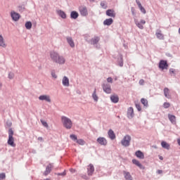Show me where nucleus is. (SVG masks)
Wrapping results in <instances>:
<instances>
[{"label":"nucleus","mask_w":180,"mask_h":180,"mask_svg":"<svg viewBox=\"0 0 180 180\" xmlns=\"http://www.w3.org/2000/svg\"><path fill=\"white\" fill-rule=\"evenodd\" d=\"M50 57L53 63H56V64H60V65L65 64V58L60 56V54L56 51H51L50 53Z\"/></svg>","instance_id":"1"},{"label":"nucleus","mask_w":180,"mask_h":180,"mask_svg":"<svg viewBox=\"0 0 180 180\" xmlns=\"http://www.w3.org/2000/svg\"><path fill=\"white\" fill-rule=\"evenodd\" d=\"M61 122H62V123L63 124V127H65V129L70 130V129L72 128V121L71 120V119L68 118V117L62 116Z\"/></svg>","instance_id":"2"},{"label":"nucleus","mask_w":180,"mask_h":180,"mask_svg":"<svg viewBox=\"0 0 180 180\" xmlns=\"http://www.w3.org/2000/svg\"><path fill=\"white\" fill-rule=\"evenodd\" d=\"M7 143L8 146H11V147H16L15 139H13V129H12V128L8 129V139Z\"/></svg>","instance_id":"3"},{"label":"nucleus","mask_w":180,"mask_h":180,"mask_svg":"<svg viewBox=\"0 0 180 180\" xmlns=\"http://www.w3.org/2000/svg\"><path fill=\"white\" fill-rule=\"evenodd\" d=\"M130 141H131V136L129 135H126L121 141V144L124 147H129V146H130Z\"/></svg>","instance_id":"4"},{"label":"nucleus","mask_w":180,"mask_h":180,"mask_svg":"<svg viewBox=\"0 0 180 180\" xmlns=\"http://www.w3.org/2000/svg\"><path fill=\"white\" fill-rule=\"evenodd\" d=\"M103 92L105 94H112V87L109 83H104L102 84Z\"/></svg>","instance_id":"5"},{"label":"nucleus","mask_w":180,"mask_h":180,"mask_svg":"<svg viewBox=\"0 0 180 180\" xmlns=\"http://www.w3.org/2000/svg\"><path fill=\"white\" fill-rule=\"evenodd\" d=\"M158 68L160 70H168V62L165 60H160Z\"/></svg>","instance_id":"6"},{"label":"nucleus","mask_w":180,"mask_h":180,"mask_svg":"<svg viewBox=\"0 0 180 180\" xmlns=\"http://www.w3.org/2000/svg\"><path fill=\"white\" fill-rule=\"evenodd\" d=\"M79 11L81 16H88V8L85 6L79 7Z\"/></svg>","instance_id":"7"},{"label":"nucleus","mask_w":180,"mask_h":180,"mask_svg":"<svg viewBox=\"0 0 180 180\" xmlns=\"http://www.w3.org/2000/svg\"><path fill=\"white\" fill-rule=\"evenodd\" d=\"M11 19H13L14 22H18V20L20 19V14L15 12L14 11H12L11 12Z\"/></svg>","instance_id":"8"},{"label":"nucleus","mask_w":180,"mask_h":180,"mask_svg":"<svg viewBox=\"0 0 180 180\" xmlns=\"http://www.w3.org/2000/svg\"><path fill=\"white\" fill-rule=\"evenodd\" d=\"M97 143L100 144V146H107L108 145V140L105 137H98L96 139Z\"/></svg>","instance_id":"9"},{"label":"nucleus","mask_w":180,"mask_h":180,"mask_svg":"<svg viewBox=\"0 0 180 180\" xmlns=\"http://www.w3.org/2000/svg\"><path fill=\"white\" fill-rule=\"evenodd\" d=\"M94 172H95V167H94V165L90 164L87 167L88 176H92V175H94Z\"/></svg>","instance_id":"10"},{"label":"nucleus","mask_w":180,"mask_h":180,"mask_svg":"<svg viewBox=\"0 0 180 180\" xmlns=\"http://www.w3.org/2000/svg\"><path fill=\"white\" fill-rule=\"evenodd\" d=\"M53 167L54 165H53L52 163H49L46 167V170L44 172V175H45V176H47V175H49V174L51 172V169H53Z\"/></svg>","instance_id":"11"},{"label":"nucleus","mask_w":180,"mask_h":180,"mask_svg":"<svg viewBox=\"0 0 180 180\" xmlns=\"http://www.w3.org/2000/svg\"><path fill=\"white\" fill-rule=\"evenodd\" d=\"M39 101H45L46 102H48L49 103H51V98H50V96L49 95H41L39 96Z\"/></svg>","instance_id":"12"},{"label":"nucleus","mask_w":180,"mask_h":180,"mask_svg":"<svg viewBox=\"0 0 180 180\" xmlns=\"http://www.w3.org/2000/svg\"><path fill=\"white\" fill-rule=\"evenodd\" d=\"M127 117L128 119H133V117H134V110L133 107H129L127 109Z\"/></svg>","instance_id":"13"},{"label":"nucleus","mask_w":180,"mask_h":180,"mask_svg":"<svg viewBox=\"0 0 180 180\" xmlns=\"http://www.w3.org/2000/svg\"><path fill=\"white\" fill-rule=\"evenodd\" d=\"M105 15L110 18H116V13L113 9H108L105 12Z\"/></svg>","instance_id":"14"},{"label":"nucleus","mask_w":180,"mask_h":180,"mask_svg":"<svg viewBox=\"0 0 180 180\" xmlns=\"http://www.w3.org/2000/svg\"><path fill=\"white\" fill-rule=\"evenodd\" d=\"M100 40H101V38L99 37H94L90 40L89 43L92 46H96V44L99 43Z\"/></svg>","instance_id":"15"},{"label":"nucleus","mask_w":180,"mask_h":180,"mask_svg":"<svg viewBox=\"0 0 180 180\" xmlns=\"http://www.w3.org/2000/svg\"><path fill=\"white\" fill-rule=\"evenodd\" d=\"M136 4L138 5L139 8L140 9L141 12L142 13H143V15H146V13H147V11H146V8H144V7H143L140 1L136 0Z\"/></svg>","instance_id":"16"},{"label":"nucleus","mask_w":180,"mask_h":180,"mask_svg":"<svg viewBox=\"0 0 180 180\" xmlns=\"http://www.w3.org/2000/svg\"><path fill=\"white\" fill-rule=\"evenodd\" d=\"M155 36L159 40H164V34L161 32L160 30H156Z\"/></svg>","instance_id":"17"},{"label":"nucleus","mask_w":180,"mask_h":180,"mask_svg":"<svg viewBox=\"0 0 180 180\" xmlns=\"http://www.w3.org/2000/svg\"><path fill=\"white\" fill-rule=\"evenodd\" d=\"M63 86H70V79L66 76H64L62 79Z\"/></svg>","instance_id":"18"},{"label":"nucleus","mask_w":180,"mask_h":180,"mask_svg":"<svg viewBox=\"0 0 180 180\" xmlns=\"http://www.w3.org/2000/svg\"><path fill=\"white\" fill-rule=\"evenodd\" d=\"M66 39L68 44L70 46V47H72V49H74V47H75V43H74V40H72V37H68Z\"/></svg>","instance_id":"19"},{"label":"nucleus","mask_w":180,"mask_h":180,"mask_svg":"<svg viewBox=\"0 0 180 180\" xmlns=\"http://www.w3.org/2000/svg\"><path fill=\"white\" fill-rule=\"evenodd\" d=\"M168 119L172 124H175L176 123V117H175V115L168 114Z\"/></svg>","instance_id":"20"},{"label":"nucleus","mask_w":180,"mask_h":180,"mask_svg":"<svg viewBox=\"0 0 180 180\" xmlns=\"http://www.w3.org/2000/svg\"><path fill=\"white\" fill-rule=\"evenodd\" d=\"M135 155L137 157V158H139V160H144V153H143L141 150H137L135 153Z\"/></svg>","instance_id":"21"},{"label":"nucleus","mask_w":180,"mask_h":180,"mask_svg":"<svg viewBox=\"0 0 180 180\" xmlns=\"http://www.w3.org/2000/svg\"><path fill=\"white\" fill-rule=\"evenodd\" d=\"M108 134L110 140H115L116 139V135L115 134V132L113 131V130L109 129Z\"/></svg>","instance_id":"22"},{"label":"nucleus","mask_w":180,"mask_h":180,"mask_svg":"<svg viewBox=\"0 0 180 180\" xmlns=\"http://www.w3.org/2000/svg\"><path fill=\"white\" fill-rule=\"evenodd\" d=\"M113 23L112 18H107L103 21L104 26H110Z\"/></svg>","instance_id":"23"},{"label":"nucleus","mask_w":180,"mask_h":180,"mask_svg":"<svg viewBox=\"0 0 180 180\" xmlns=\"http://www.w3.org/2000/svg\"><path fill=\"white\" fill-rule=\"evenodd\" d=\"M123 174L126 180H133V177L131 176V174H130V172L123 171Z\"/></svg>","instance_id":"24"},{"label":"nucleus","mask_w":180,"mask_h":180,"mask_svg":"<svg viewBox=\"0 0 180 180\" xmlns=\"http://www.w3.org/2000/svg\"><path fill=\"white\" fill-rule=\"evenodd\" d=\"M110 101L112 103H117L119 102V96L117 95H112L110 96Z\"/></svg>","instance_id":"25"},{"label":"nucleus","mask_w":180,"mask_h":180,"mask_svg":"<svg viewBox=\"0 0 180 180\" xmlns=\"http://www.w3.org/2000/svg\"><path fill=\"white\" fill-rule=\"evenodd\" d=\"M163 92L165 98H167V99H171V95H169V89L165 87L163 90Z\"/></svg>","instance_id":"26"},{"label":"nucleus","mask_w":180,"mask_h":180,"mask_svg":"<svg viewBox=\"0 0 180 180\" xmlns=\"http://www.w3.org/2000/svg\"><path fill=\"white\" fill-rule=\"evenodd\" d=\"M78 16H79V14L75 11H73L70 13L71 19H78Z\"/></svg>","instance_id":"27"},{"label":"nucleus","mask_w":180,"mask_h":180,"mask_svg":"<svg viewBox=\"0 0 180 180\" xmlns=\"http://www.w3.org/2000/svg\"><path fill=\"white\" fill-rule=\"evenodd\" d=\"M161 146H162V148H165V150H169V148L171 147L169 143H167L165 141L161 142Z\"/></svg>","instance_id":"28"},{"label":"nucleus","mask_w":180,"mask_h":180,"mask_svg":"<svg viewBox=\"0 0 180 180\" xmlns=\"http://www.w3.org/2000/svg\"><path fill=\"white\" fill-rule=\"evenodd\" d=\"M132 162L133 164H134L135 165H136V167H139V168L143 169V165H141V163H140V162L136 159H133L132 160Z\"/></svg>","instance_id":"29"},{"label":"nucleus","mask_w":180,"mask_h":180,"mask_svg":"<svg viewBox=\"0 0 180 180\" xmlns=\"http://www.w3.org/2000/svg\"><path fill=\"white\" fill-rule=\"evenodd\" d=\"M58 14L59 15V16H60V18H62V19H67V14H65V12L59 10L58 11Z\"/></svg>","instance_id":"30"},{"label":"nucleus","mask_w":180,"mask_h":180,"mask_svg":"<svg viewBox=\"0 0 180 180\" xmlns=\"http://www.w3.org/2000/svg\"><path fill=\"white\" fill-rule=\"evenodd\" d=\"M0 47H3L4 49L6 47V44H5V41L4 40V37H2L1 34H0Z\"/></svg>","instance_id":"31"},{"label":"nucleus","mask_w":180,"mask_h":180,"mask_svg":"<svg viewBox=\"0 0 180 180\" xmlns=\"http://www.w3.org/2000/svg\"><path fill=\"white\" fill-rule=\"evenodd\" d=\"M92 98L95 102H98V100L99 99V97H98V95H96V89H94L93 94H92Z\"/></svg>","instance_id":"32"},{"label":"nucleus","mask_w":180,"mask_h":180,"mask_svg":"<svg viewBox=\"0 0 180 180\" xmlns=\"http://www.w3.org/2000/svg\"><path fill=\"white\" fill-rule=\"evenodd\" d=\"M141 102L142 105H143V106L145 108H148V101H147V99L141 98Z\"/></svg>","instance_id":"33"},{"label":"nucleus","mask_w":180,"mask_h":180,"mask_svg":"<svg viewBox=\"0 0 180 180\" xmlns=\"http://www.w3.org/2000/svg\"><path fill=\"white\" fill-rule=\"evenodd\" d=\"M135 25L139 27V29H141V30H143L144 29V26H143V24H141L139 21L135 20Z\"/></svg>","instance_id":"34"},{"label":"nucleus","mask_w":180,"mask_h":180,"mask_svg":"<svg viewBox=\"0 0 180 180\" xmlns=\"http://www.w3.org/2000/svg\"><path fill=\"white\" fill-rule=\"evenodd\" d=\"M123 56L122 55H120V60H118V65L120 67H123Z\"/></svg>","instance_id":"35"},{"label":"nucleus","mask_w":180,"mask_h":180,"mask_svg":"<svg viewBox=\"0 0 180 180\" xmlns=\"http://www.w3.org/2000/svg\"><path fill=\"white\" fill-rule=\"evenodd\" d=\"M25 27L27 30H30V29H32V22L27 21L25 22Z\"/></svg>","instance_id":"36"},{"label":"nucleus","mask_w":180,"mask_h":180,"mask_svg":"<svg viewBox=\"0 0 180 180\" xmlns=\"http://www.w3.org/2000/svg\"><path fill=\"white\" fill-rule=\"evenodd\" d=\"M76 143H77V144H79V146H84V144H85V141H84V139H77L76 141Z\"/></svg>","instance_id":"37"},{"label":"nucleus","mask_w":180,"mask_h":180,"mask_svg":"<svg viewBox=\"0 0 180 180\" xmlns=\"http://www.w3.org/2000/svg\"><path fill=\"white\" fill-rule=\"evenodd\" d=\"M70 138L71 140H72L73 141H77V140H78V138L77 137V135H75V134H70Z\"/></svg>","instance_id":"38"},{"label":"nucleus","mask_w":180,"mask_h":180,"mask_svg":"<svg viewBox=\"0 0 180 180\" xmlns=\"http://www.w3.org/2000/svg\"><path fill=\"white\" fill-rule=\"evenodd\" d=\"M56 175H58V176H65L67 175V172H65V170L62 173H56Z\"/></svg>","instance_id":"39"},{"label":"nucleus","mask_w":180,"mask_h":180,"mask_svg":"<svg viewBox=\"0 0 180 180\" xmlns=\"http://www.w3.org/2000/svg\"><path fill=\"white\" fill-rule=\"evenodd\" d=\"M135 106H136L138 112H141V105H140V103H136Z\"/></svg>","instance_id":"40"},{"label":"nucleus","mask_w":180,"mask_h":180,"mask_svg":"<svg viewBox=\"0 0 180 180\" xmlns=\"http://www.w3.org/2000/svg\"><path fill=\"white\" fill-rule=\"evenodd\" d=\"M14 77H15V74L13 72H9L8 73L9 79H13Z\"/></svg>","instance_id":"41"},{"label":"nucleus","mask_w":180,"mask_h":180,"mask_svg":"<svg viewBox=\"0 0 180 180\" xmlns=\"http://www.w3.org/2000/svg\"><path fill=\"white\" fill-rule=\"evenodd\" d=\"M169 106H171V104L169 103H164L163 104V108H165V109H168Z\"/></svg>","instance_id":"42"},{"label":"nucleus","mask_w":180,"mask_h":180,"mask_svg":"<svg viewBox=\"0 0 180 180\" xmlns=\"http://www.w3.org/2000/svg\"><path fill=\"white\" fill-rule=\"evenodd\" d=\"M19 12H25V6H18Z\"/></svg>","instance_id":"43"},{"label":"nucleus","mask_w":180,"mask_h":180,"mask_svg":"<svg viewBox=\"0 0 180 180\" xmlns=\"http://www.w3.org/2000/svg\"><path fill=\"white\" fill-rule=\"evenodd\" d=\"M41 122L44 127H49V124H47V122H46L43 120H41Z\"/></svg>","instance_id":"44"},{"label":"nucleus","mask_w":180,"mask_h":180,"mask_svg":"<svg viewBox=\"0 0 180 180\" xmlns=\"http://www.w3.org/2000/svg\"><path fill=\"white\" fill-rule=\"evenodd\" d=\"M51 77L54 78V79H57V75L56 74V72L54 70L51 72Z\"/></svg>","instance_id":"45"},{"label":"nucleus","mask_w":180,"mask_h":180,"mask_svg":"<svg viewBox=\"0 0 180 180\" xmlns=\"http://www.w3.org/2000/svg\"><path fill=\"white\" fill-rule=\"evenodd\" d=\"M101 6L103 8V9H106V8H108V6H106V4H105V2L102 1L101 3Z\"/></svg>","instance_id":"46"},{"label":"nucleus","mask_w":180,"mask_h":180,"mask_svg":"<svg viewBox=\"0 0 180 180\" xmlns=\"http://www.w3.org/2000/svg\"><path fill=\"white\" fill-rule=\"evenodd\" d=\"M5 178H6V174H5V173H1L0 179H5Z\"/></svg>","instance_id":"47"},{"label":"nucleus","mask_w":180,"mask_h":180,"mask_svg":"<svg viewBox=\"0 0 180 180\" xmlns=\"http://www.w3.org/2000/svg\"><path fill=\"white\" fill-rule=\"evenodd\" d=\"M131 12L133 16H136V10L134 9V7L131 8Z\"/></svg>","instance_id":"48"},{"label":"nucleus","mask_w":180,"mask_h":180,"mask_svg":"<svg viewBox=\"0 0 180 180\" xmlns=\"http://www.w3.org/2000/svg\"><path fill=\"white\" fill-rule=\"evenodd\" d=\"M81 178H82L83 179H85V180L89 179V176H86V174H82Z\"/></svg>","instance_id":"49"},{"label":"nucleus","mask_w":180,"mask_h":180,"mask_svg":"<svg viewBox=\"0 0 180 180\" xmlns=\"http://www.w3.org/2000/svg\"><path fill=\"white\" fill-rule=\"evenodd\" d=\"M107 82H108L110 84H112L113 83V79L112 77H108L107 79Z\"/></svg>","instance_id":"50"},{"label":"nucleus","mask_w":180,"mask_h":180,"mask_svg":"<svg viewBox=\"0 0 180 180\" xmlns=\"http://www.w3.org/2000/svg\"><path fill=\"white\" fill-rule=\"evenodd\" d=\"M139 85H144V79L139 80Z\"/></svg>","instance_id":"51"},{"label":"nucleus","mask_w":180,"mask_h":180,"mask_svg":"<svg viewBox=\"0 0 180 180\" xmlns=\"http://www.w3.org/2000/svg\"><path fill=\"white\" fill-rule=\"evenodd\" d=\"M139 23H140L141 25H144V24L146 23V20H141L140 22H139Z\"/></svg>","instance_id":"52"},{"label":"nucleus","mask_w":180,"mask_h":180,"mask_svg":"<svg viewBox=\"0 0 180 180\" xmlns=\"http://www.w3.org/2000/svg\"><path fill=\"white\" fill-rule=\"evenodd\" d=\"M70 172H72V174H74L75 172H76V170H75V169L71 168V169H70Z\"/></svg>","instance_id":"53"},{"label":"nucleus","mask_w":180,"mask_h":180,"mask_svg":"<svg viewBox=\"0 0 180 180\" xmlns=\"http://www.w3.org/2000/svg\"><path fill=\"white\" fill-rule=\"evenodd\" d=\"M38 140L39 141H43V137H41V136L38 137Z\"/></svg>","instance_id":"54"},{"label":"nucleus","mask_w":180,"mask_h":180,"mask_svg":"<svg viewBox=\"0 0 180 180\" xmlns=\"http://www.w3.org/2000/svg\"><path fill=\"white\" fill-rule=\"evenodd\" d=\"M158 174H162V170H158Z\"/></svg>","instance_id":"55"},{"label":"nucleus","mask_w":180,"mask_h":180,"mask_svg":"<svg viewBox=\"0 0 180 180\" xmlns=\"http://www.w3.org/2000/svg\"><path fill=\"white\" fill-rule=\"evenodd\" d=\"M177 143H178L179 146H180V139H179L177 140Z\"/></svg>","instance_id":"56"},{"label":"nucleus","mask_w":180,"mask_h":180,"mask_svg":"<svg viewBox=\"0 0 180 180\" xmlns=\"http://www.w3.org/2000/svg\"><path fill=\"white\" fill-rule=\"evenodd\" d=\"M159 159L161 160H164V158H162V156H160V157H159Z\"/></svg>","instance_id":"57"},{"label":"nucleus","mask_w":180,"mask_h":180,"mask_svg":"<svg viewBox=\"0 0 180 180\" xmlns=\"http://www.w3.org/2000/svg\"><path fill=\"white\" fill-rule=\"evenodd\" d=\"M8 126H9V127H11V126H12V123L10 122L9 124H8Z\"/></svg>","instance_id":"58"},{"label":"nucleus","mask_w":180,"mask_h":180,"mask_svg":"<svg viewBox=\"0 0 180 180\" xmlns=\"http://www.w3.org/2000/svg\"><path fill=\"white\" fill-rule=\"evenodd\" d=\"M169 71H170V72L174 73V70H170Z\"/></svg>","instance_id":"59"},{"label":"nucleus","mask_w":180,"mask_h":180,"mask_svg":"<svg viewBox=\"0 0 180 180\" xmlns=\"http://www.w3.org/2000/svg\"><path fill=\"white\" fill-rule=\"evenodd\" d=\"M115 81H117V77H115Z\"/></svg>","instance_id":"60"},{"label":"nucleus","mask_w":180,"mask_h":180,"mask_svg":"<svg viewBox=\"0 0 180 180\" xmlns=\"http://www.w3.org/2000/svg\"><path fill=\"white\" fill-rule=\"evenodd\" d=\"M44 180H50V179H44Z\"/></svg>","instance_id":"61"},{"label":"nucleus","mask_w":180,"mask_h":180,"mask_svg":"<svg viewBox=\"0 0 180 180\" xmlns=\"http://www.w3.org/2000/svg\"><path fill=\"white\" fill-rule=\"evenodd\" d=\"M179 34H180V28L179 29Z\"/></svg>","instance_id":"62"}]
</instances>
